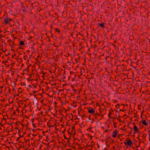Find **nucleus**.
Returning <instances> with one entry per match:
<instances>
[{"mask_svg": "<svg viewBox=\"0 0 150 150\" xmlns=\"http://www.w3.org/2000/svg\"><path fill=\"white\" fill-rule=\"evenodd\" d=\"M105 23L104 22L101 23H98V25L101 28H105Z\"/></svg>", "mask_w": 150, "mask_h": 150, "instance_id": "39448f33", "label": "nucleus"}, {"mask_svg": "<svg viewBox=\"0 0 150 150\" xmlns=\"http://www.w3.org/2000/svg\"><path fill=\"white\" fill-rule=\"evenodd\" d=\"M48 109H49V110H48V112L49 111H50V109H51L50 108H49Z\"/></svg>", "mask_w": 150, "mask_h": 150, "instance_id": "e2e57ef3", "label": "nucleus"}, {"mask_svg": "<svg viewBox=\"0 0 150 150\" xmlns=\"http://www.w3.org/2000/svg\"><path fill=\"white\" fill-rule=\"evenodd\" d=\"M3 119L4 120H5V121L6 120V119L5 118H4V117H3Z\"/></svg>", "mask_w": 150, "mask_h": 150, "instance_id": "3c124183", "label": "nucleus"}, {"mask_svg": "<svg viewBox=\"0 0 150 150\" xmlns=\"http://www.w3.org/2000/svg\"><path fill=\"white\" fill-rule=\"evenodd\" d=\"M120 135H119L117 137L118 138H120Z\"/></svg>", "mask_w": 150, "mask_h": 150, "instance_id": "bf43d9fd", "label": "nucleus"}, {"mask_svg": "<svg viewBox=\"0 0 150 150\" xmlns=\"http://www.w3.org/2000/svg\"><path fill=\"white\" fill-rule=\"evenodd\" d=\"M18 134L19 135V136H20V135H21V134H20V131L19 130H18Z\"/></svg>", "mask_w": 150, "mask_h": 150, "instance_id": "c756f323", "label": "nucleus"}, {"mask_svg": "<svg viewBox=\"0 0 150 150\" xmlns=\"http://www.w3.org/2000/svg\"><path fill=\"white\" fill-rule=\"evenodd\" d=\"M96 115H97V116H100V114L99 113H97Z\"/></svg>", "mask_w": 150, "mask_h": 150, "instance_id": "2f4dec72", "label": "nucleus"}, {"mask_svg": "<svg viewBox=\"0 0 150 150\" xmlns=\"http://www.w3.org/2000/svg\"><path fill=\"white\" fill-rule=\"evenodd\" d=\"M24 8L22 9L23 12H24L26 13V9L25 8Z\"/></svg>", "mask_w": 150, "mask_h": 150, "instance_id": "a211bd4d", "label": "nucleus"}, {"mask_svg": "<svg viewBox=\"0 0 150 150\" xmlns=\"http://www.w3.org/2000/svg\"><path fill=\"white\" fill-rule=\"evenodd\" d=\"M33 91L34 93H37V91Z\"/></svg>", "mask_w": 150, "mask_h": 150, "instance_id": "c03bdc74", "label": "nucleus"}, {"mask_svg": "<svg viewBox=\"0 0 150 150\" xmlns=\"http://www.w3.org/2000/svg\"><path fill=\"white\" fill-rule=\"evenodd\" d=\"M19 45L21 46L22 45H24L25 44L24 43V42L23 41H21L19 43Z\"/></svg>", "mask_w": 150, "mask_h": 150, "instance_id": "6e6552de", "label": "nucleus"}, {"mask_svg": "<svg viewBox=\"0 0 150 150\" xmlns=\"http://www.w3.org/2000/svg\"><path fill=\"white\" fill-rule=\"evenodd\" d=\"M39 140H40V139L41 138V139H42V136H40V135H39Z\"/></svg>", "mask_w": 150, "mask_h": 150, "instance_id": "cd10ccee", "label": "nucleus"}, {"mask_svg": "<svg viewBox=\"0 0 150 150\" xmlns=\"http://www.w3.org/2000/svg\"><path fill=\"white\" fill-rule=\"evenodd\" d=\"M27 52H30V51L29 50H28L26 51Z\"/></svg>", "mask_w": 150, "mask_h": 150, "instance_id": "09e8293b", "label": "nucleus"}, {"mask_svg": "<svg viewBox=\"0 0 150 150\" xmlns=\"http://www.w3.org/2000/svg\"><path fill=\"white\" fill-rule=\"evenodd\" d=\"M76 119H79V118H77V117H76V118H75L74 120H76Z\"/></svg>", "mask_w": 150, "mask_h": 150, "instance_id": "603ef678", "label": "nucleus"}, {"mask_svg": "<svg viewBox=\"0 0 150 150\" xmlns=\"http://www.w3.org/2000/svg\"><path fill=\"white\" fill-rule=\"evenodd\" d=\"M127 127H128L130 129H131V131H132V130H133V129H132L130 127L128 126H127Z\"/></svg>", "mask_w": 150, "mask_h": 150, "instance_id": "f704fd0d", "label": "nucleus"}, {"mask_svg": "<svg viewBox=\"0 0 150 150\" xmlns=\"http://www.w3.org/2000/svg\"><path fill=\"white\" fill-rule=\"evenodd\" d=\"M132 131H131H131L129 133V135H128V136H129L131 134V133H132Z\"/></svg>", "mask_w": 150, "mask_h": 150, "instance_id": "4c0bfd02", "label": "nucleus"}, {"mask_svg": "<svg viewBox=\"0 0 150 150\" xmlns=\"http://www.w3.org/2000/svg\"><path fill=\"white\" fill-rule=\"evenodd\" d=\"M112 113L110 112H109V114H108V117L109 118H112V117H111V116L112 115Z\"/></svg>", "mask_w": 150, "mask_h": 150, "instance_id": "1a4fd4ad", "label": "nucleus"}, {"mask_svg": "<svg viewBox=\"0 0 150 150\" xmlns=\"http://www.w3.org/2000/svg\"><path fill=\"white\" fill-rule=\"evenodd\" d=\"M132 124L134 125V134H135L136 133H139V130L138 128L135 125V124L134 123H132Z\"/></svg>", "mask_w": 150, "mask_h": 150, "instance_id": "f03ea898", "label": "nucleus"}, {"mask_svg": "<svg viewBox=\"0 0 150 150\" xmlns=\"http://www.w3.org/2000/svg\"><path fill=\"white\" fill-rule=\"evenodd\" d=\"M8 17H7L6 18H4V23L6 24H8Z\"/></svg>", "mask_w": 150, "mask_h": 150, "instance_id": "423d86ee", "label": "nucleus"}, {"mask_svg": "<svg viewBox=\"0 0 150 150\" xmlns=\"http://www.w3.org/2000/svg\"><path fill=\"white\" fill-rule=\"evenodd\" d=\"M124 144L125 145H127L130 147L132 146L133 144V142L131 140L130 138H127L125 140L124 142Z\"/></svg>", "mask_w": 150, "mask_h": 150, "instance_id": "f257e3e1", "label": "nucleus"}, {"mask_svg": "<svg viewBox=\"0 0 150 150\" xmlns=\"http://www.w3.org/2000/svg\"><path fill=\"white\" fill-rule=\"evenodd\" d=\"M146 136H145L143 134L142 136V137L143 138H145Z\"/></svg>", "mask_w": 150, "mask_h": 150, "instance_id": "c85d7f7f", "label": "nucleus"}, {"mask_svg": "<svg viewBox=\"0 0 150 150\" xmlns=\"http://www.w3.org/2000/svg\"><path fill=\"white\" fill-rule=\"evenodd\" d=\"M42 73L44 75H44L45 74V73H43V72H42Z\"/></svg>", "mask_w": 150, "mask_h": 150, "instance_id": "338daca9", "label": "nucleus"}, {"mask_svg": "<svg viewBox=\"0 0 150 150\" xmlns=\"http://www.w3.org/2000/svg\"><path fill=\"white\" fill-rule=\"evenodd\" d=\"M142 122V120L141 121H140V122H139V125H141L140 123H141Z\"/></svg>", "mask_w": 150, "mask_h": 150, "instance_id": "72a5a7b5", "label": "nucleus"}, {"mask_svg": "<svg viewBox=\"0 0 150 150\" xmlns=\"http://www.w3.org/2000/svg\"><path fill=\"white\" fill-rule=\"evenodd\" d=\"M78 115H80V111H78Z\"/></svg>", "mask_w": 150, "mask_h": 150, "instance_id": "4d7b16f0", "label": "nucleus"}, {"mask_svg": "<svg viewBox=\"0 0 150 150\" xmlns=\"http://www.w3.org/2000/svg\"><path fill=\"white\" fill-rule=\"evenodd\" d=\"M114 142V141L113 140H112V142H111V143H113Z\"/></svg>", "mask_w": 150, "mask_h": 150, "instance_id": "6e6d98bb", "label": "nucleus"}, {"mask_svg": "<svg viewBox=\"0 0 150 150\" xmlns=\"http://www.w3.org/2000/svg\"><path fill=\"white\" fill-rule=\"evenodd\" d=\"M108 131V130H105V131H104V132H107Z\"/></svg>", "mask_w": 150, "mask_h": 150, "instance_id": "58836bf2", "label": "nucleus"}, {"mask_svg": "<svg viewBox=\"0 0 150 150\" xmlns=\"http://www.w3.org/2000/svg\"><path fill=\"white\" fill-rule=\"evenodd\" d=\"M9 54H10V53H9V52L8 54H6V56H7L8 55H9Z\"/></svg>", "mask_w": 150, "mask_h": 150, "instance_id": "a19ab883", "label": "nucleus"}, {"mask_svg": "<svg viewBox=\"0 0 150 150\" xmlns=\"http://www.w3.org/2000/svg\"><path fill=\"white\" fill-rule=\"evenodd\" d=\"M63 136L65 139H68V138L66 137L65 134H64Z\"/></svg>", "mask_w": 150, "mask_h": 150, "instance_id": "a878e982", "label": "nucleus"}, {"mask_svg": "<svg viewBox=\"0 0 150 150\" xmlns=\"http://www.w3.org/2000/svg\"><path fill=\"white\" fill-rule=\"evenodd\" d=\"M115 123H114V128L116 127V126H117V125H115Z\"/></svg>", "mask_w": 150, "mask_h": 150, "instance_id": "c9c22d12", "label": "nucleus"}, {"mask_svg": "<svg viewBox=\"0 0 150 150\" xmlns=\"http://www.w3.org/2000/svg\"><path fill=\"white\" fill-rule=\"evenodd\" d=\"M23 137V136H22L21 135H20V136H19V137L17 138L16 139V141H18V140H19V139H20V138H21V137Z\"/></svg>", "mask_w": 150, "mask_h": 150, "instance_id": "9d476101", "label": "nucleus"}, {"mask_svg": "<svg viewBox=\"0 0 150 150\" xmlns=\"http://www.w3.org/2000/svg\"><path fill=\"white\" fill-rule=\"evenodd\" d=\"M75 126H73L72 127V131H73L74 130L75 131Z\"/></svg>", "mask_w": 150, "mask_h": 150, "instance_id": "5701e85b", "label": "nucleus"}, {"mask_svg": "<svg viewBox=\"0 0 150 150\" xmlns=\"http://www.w3.org/2000/svg\"><path fill=\"white\" fill-rule=\"evenodd\" d=\"M120 111H123V112H125L126 111V110L125 109H124V110H121V109H120Z\"/></svg>", "mask_w": 150, "mask_h": 150, "instance_id": "393cba45", "label": "nucleus"}, {"mask_svg": "<svg viewBox=\"0 0 150 150\" xmlns=\"http://www.w3.org/2000/svg\"><path fill=\"white\" fill-rule=\"evenodd\" d=\"M65 129H65L63 131H62V132L63 134H64V133L65 132Z\"/></svg>", "mask_w": 150, "mask_h": 150, "instance_id": "473e14b6", "label": "nucleus"}, {"mask_svg": "<svg viewBox=\"0 0 150 150\" xmlns=\"http://www.w3.org/2000/svg\"><path fill=\"white\" fill-rule=\"evenodd\" d=\"M28 86L29 87H31V88H32V87H31V86L30 85H28Z\"/></svg>", "mask_w": 150, "mask_h": 150, "instance_id": "052dcab7", "label": "nucleus"}, {"mask_svg": "<svg viewBox=\"0 0 150 150\" xmlns=\"http://www.w3.org/2000/svg\"><path fill=\"white\" fill-rule=\"evenodd\" d=\"M32 86L34 88H36V87H37L36 85L35 84H33L32 85Z\"/></svg>", "mask_w": 150, "mask_h": 150, "instance_id": "412c9836", "label": "nucleus"}, {"mask_svg": "<svg viewBox=\"0 0 150 150\" xmlns=\"http://www.w3.org/2000/svg\"><path fill=\"white\" fill-rule=\"evenodd\" d=\"M67 143H69V144L70 143H69V140H68V141H67Z\"/></svg>", "mask_w": 150, "mask_h": 150, "instance_id": "864d4df0", "label": "nucleus"}, {"mask_svg": "<svg viewBox=\"0 0 150 150\" xmlns=\"http://www.w3.org/2000/svg\"><path fill=\"white\" fill-rule=\"evenodd\" d=\"M139 136H138V137H137V138L138 139V140L139 141Z\"/></svg>", "mask_w": 150, "mask_h": 150, "instance_id": "a18cd8bd", "label": "nucleus"}, {"mask_svg": "<svg viewBox=\"0 0 150 150\" xmlns=\"http://www.w3.org/2000/svg\"><path fill=\"white\" fill-rule=\"evenodd\" d=\"M6 123H7V124H8V125H12V123H11V124H9V123H6Z\"/></svg>", "mask_w": 150, "mask_h": 150, "instance_id": "79ce46f5", "label": "nucleus"}, {"mask_svg": "<svg viewBox=\"0 0 150 150\" xmlns=\"http://www.w3.org/2000/svg\"><path fill=\"white\" fill-rule=\"evenodd\" d=\"M42 143L45 145H46V144L44 142H42Z\"/></svg>", "mask_w": 150, "mask_h": 150, "instance_id": "774afa93", "label": "nucleus"}, {"mask_svg": "<svg viewBox=\"0 0 150 150\" xmlns=\"http://www.w3.org/2000/svg\"><path fill=\"white\" fill-rule=\"evenodd\" d=\"M21 4H22V5L21 6V8H24V6H23V3H22Z\"/></svg>", "mask_w": 150, "mask_h": 150, "instance_id": "bb28decb", "label": "nucleus"}, {"mask_svg": "<svg viewBox=\"0 0 150 150\" xmlns=\"http://www.w3.org/2000/svg\"><path fill=\"white\" fill-rule=\"evenodd\" d=\"M15 129H18V127H16L15 128Z\"/></svg>", "mask_w": 150, "mask_h": 150, "instance_id": "13d9d810", "label": "nucleus"}, {"mask_svg": "<svg viewBox=\"0 0 150 150\" xmlns=\"http://www.w3.org/2000/svg\"><path fill=\"white\" fill-rule=\"evenodd\" d=\"M125 127V126L124 127H123V128H121L120 129L121 130H124L125 131L126 130V129H124Z\"/></svg>", "mask_w": 150, "mask_h": 150, "instance_id": "aec40b11", "label": "nucleus"}, {"mask_svg": "<svg viewBox=\"0 0 150 150\" xmlns=\"http://www.w3.org/2000/svg\"><path fill=\"white\" fill-rule=\"evenodd\" d=\"M92 126L91 125L89 127V128L87 129V130L88 131V130H91L92 129Z\"/></svg>", "mask_w": 150, "mask_h": 150, "instance_id": "f8f14e48", "label": "nucleus"}, {"mask_svg": "<svg viewBox=\"0 0 150 150\" xmlns=\"http://www.w3.org/2000/svg\"><path fill=\"white\" fill-rule=\"evenodd\" d=\"M142 123L143 125L145 126L147 125H148V123L146 122V120H142Z\"/></svg>", "mask_w": 150, "mask_h": 150, "instance_id": "0eeeda50", "label": "nucleus"}, {"mask_svg": "<svg viewBox=\"0 0 150 150\" xmlns=\"http://www.w3.org/2000/svg\"><path fill=\"white\" fill-rule=\"evenodd\" d=\"M77 33H76V37H77L78 35H79V34H78V32Z\"/></svg>", "mask_w": 150, "mask_h": 150, "instance_id": "37998d69", "label": "nucleus"}, {"mask_svg": "<svg viewBox=\"0 0 150 150\" xmlns=\"http://www.w3.org/2000/svg\"><path fill=\"white\" fill-rule=\"evenodd\" d=\"M27 57V56H24L23 57V59L25 60H26L27 59L26 58Z\"/></svg>", "mask_w": 150, "mask_h": 150, "instance_id": "b1692460", "label": "nucleus"}, {"mask_svg": "<svg viewBox=\"0 0 150 150\" xmlns=\"http://www.w3.org/2000/svg\"><path fill=\"white\" fill-rule=\"evenodd\" d=\"M9 59H10V58H7V60H6V61H4V62H3L2 63H4L5 64L7 62H8V61L9 60Z\"/></svg>", "mask_w": 150, "mask_h": 150, "instance_id": "9b49d317", "label": "nucleus"}, {"mask_svg": "<svg viewBox=\"0 0 150 150\" xmlns=\"http://www.w3.org/2000/svg\"><path fill=\"white\" fill-rule=\"evenodd\" d=\"M87 117L85 115H83L81 117H82V120H83L84 119V118L85 117Z\"/></svg>", "mask_w": 150, "mask_h": 150, "instance_id": "dca6fc26", "label": "nucleus"}, {"mask_svg": "<svg viewBox=\"0 0 150 150\" xmlns=\"http://www.w3.org/2000/svg\"><path fill=\"white\" fill-rule=\"evenodd\" d=\"M15 55H13L12 56V58H14V56H15Z\"/></svg>", "mask_w": 150, "mask_h": 150, "instance_id": "49530a36", "label": "nucleus"}, {"mask_svg": "<svg viewBox=\"0 0 150 150\" xmlns=\"http://www.w3.org/2000/svg\"><path fill=\"white\" fill-rule=\"evenodd\" d=\"M21 85L22 86H23V85H25V82H24V83H22V84H21Z\"/></svg>", "mask_w": 150, "mask_h": 150, "instance_id": "7c9ffc66", "label": "nucleus"}, {"mask_svg": "<svg viewBox=\"0 0 150 150\" xmlns=\"http://www.w3.org/2000/svg\"><path fill=\"white\" fill-rule=\"evenodd\" d=\"M8 22L10 23L12 21V20L10 18L8 17Z\"/></svg>", "mask_w": 150, "mask_h": 150, "instance_id": "2eb2a0df", "label": "nucleus"}, {"mask_svg": "<svg viewBox=\"0 0 150 150\" xmlns=\"http://www.w3.org/2000/svg\"><path fill=\"white\" fill-rule=\"evenodd\" d=\"M112 148H113V149H115V146H113L112 147Z\"/></svg>", "mask_w": 150, "mask_h": 150, "instance_id": "69168bd1", "label": "nucleus"}, {"mask_svg": "<svg viewBox=\"0 0 150 150\" xmlns=\"http://www.w3.org/2000/svg\"><path fill=\"white\" fill-rule=\"evenodd\" d=\"M13 115H14V114H16V112H15V111H14V112H13Z\"/></svg>", "mask_w": 150, "mask_h": 150, "instance_id": "680f3d73", "label": "nucleus"}, {"mask_svg": "<svg viewBox=\"0 0 150 150\" xmlns=\"http://www.w3.org/2000/svg\"><path fill=\"white\" fill-rule=\"evenodd\" d=\"M33 120V119H32V120H31V122H33H33H34Z\"/></svg>", "mask_w": 150, "mask_h": 150, "instance_id": "8fccbe9b", "label": "nucleus"}, {"mask_svg": "<svg viewBox=\"0 0 150 150\" xmlns=\"http://www.w3.org/2000/svg\"><path fill=\"white\" fill-rule=\"evenodd\" d=\"M32 125L34 127V128L36 127V126L35 125V124L34 123H33Z\"/></svg>", "mask_w": 150, "mask_h": 150, "instance_id": "4be33fe9", "label": "nucleus"}, {"mask_svg": "<svg viewBox=\"0 0 150 150\" xmlns=\"http://www.w3.org/2000/svg\"><path fill=\"white\" fill-rule=\"evenodd\" d=\"M50 123V125H49L48 124H49V122H48L47 123V125L50 128V127H52V126L51 125V124L50 123Z\"/></svg>", "mask_w": 150, "mask_h": 150, "instance_id": "f3484780", "label": "nucleus"}, {"mask_svg": "<svg viewBox=\"0 0 150 150\" xmlns=\"http://www.w3.org/2000/svg\"><path fill=\"white\" fill-rule=\"evenodd\" d=\"M32 130L33 131V132H34V131H35V130L34 129H32Z\"/></svg>", "mask_w": 150, "mask_h": 150, "instance_id": "0e129e2a", "label": "nucleus"}, {"mask_svg": "<svg viewBox=\"0 0 150 150\" xmlns=\"http://www.w3.org/2000/svg\"><path fill=\"white\" fill-rule=\"evenodd\" d=\"M118 133V131L117 129H115V131L113 132L112 134V136L114 138H115L117 137V134Z\"/></svg>", "mask_w": 150, "mask_h": 150, "instance_id": "7ed1b4c3", "label": "nucleus"}, {"mask_svg": "<svg viewBox=\"0 0 150 150\" xmlns=\"http://www.w3.org/2000/svg\"><path fill=\"white\" fill-rule=\"evenodd\" d=\"M88 136H90V137H91V139H92L93 137L92 136H91V135L90 134H88Z\"/></svg>", "mask_w": 150, "mask_h": 150, "instance_id": "e433bc0d", "label": "nucleus"}, {"mask_svg": "<svg viewBox=\"0 0 150 150\" xmlns=\"http://www.w3.org/2000/svg\"><path fill=\"white\" fill-rule=\"evenodd\" d=\"M49 72H50L51 73H52V72L51 71V70H49Z\"/></svg>", "mask_w": 150, "mask_h": 150, "instance_id": "5fc2aeb1", "label": "nucleus"}, {"mask_svg": "<svg viewBox=\"0 0 150 150\" xmlns=\"http://www.w3.org/2000/svg\"><path fill=\"white\" fill-rule=\"evenodd\" d=\"M55 30L56 32H58L59 31V29L57 28H55Z\"/></svg>", "mask_w": 150, "mask_h": 150, "instance_id": "ddd939ff", "label": "nucleus"}, {"mask_svg": "<svg viewBox=\"0 0 150 150\" xmlns=\"http://www.w3.org/2000/svg\"><path fill=\"white\" fill-rule=\"evenodd\" d=\"M48 135H47L46 136L47 139L46 140V141L47 142H48L49 141V139L48 138Z\"/></svg>", "mask_w": 150, "mask_h": 150, "instance_id": "6ab92c4d", "label": "nucleus"}, {"mask_svg": "<svg viewBox=\"0 0 150 150\" xmlns=\"http://www.w3.org/2000/svg\"><path fill=\"white\" fill-rule=\"evenodd\" d=\"M78 33L80 34L81 35V36H83L82 34L80 33V32H78Z\"/></svg>", "mask_w": 150, "mask_h": 150, "instance_id": "de8ad7c7", "label": "nucleus"}, {"mask_svg": "<svg viewBox=\"0 0 150 150\" xmlns=\"http://www.w3.org/2000/svg\"><path fill=\"white\" fill-rule=\"evenodd\" d=\"M91 108H90L88 109V112L89 114H93L95 113V111L93 109H90Z\"/></svg>", "mask_w": 150, "mask_h": 150, "instance_id": "20e7f679", "label": "nucleus"}, {"mask_svg": "<svg viewBox=\"0 0 150 150\" xmlns=\"http://www.w3.org/2000/svg\"><path fill=\"white\" fill-rule=\"evenodd\" d=\"M90 116H91V115H90L89 116V117H89L88 119H89V120H91V118H90Z\"/></svg>", "mask_w": 150, "mask_h": 150, "instance_id": "ea45409f", "label": "nucleus"}, {"mask_svg": "<svg viewBox=\"0 0 150 150\" xmlns=\"http://www.w3.org/2000/svg\"><path fill=\"white\" fill-rule=\"evenodd\" d=\"M120 105L118 103L117 105H116L115 106V107L117 109H119V108H118V106H120Z\"/></svg>", "mask_w": 150, "mask_h": 150, "instance_id": "4468645a", "label": "nucleus"}]
</instances>
